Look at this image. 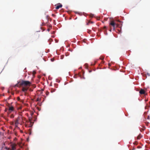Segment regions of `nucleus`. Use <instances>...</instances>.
I'll use <instances>...</instances> for the list:
<instances>
[{"label": "nucleus", "instance_id": "f257e3e1", "mask_svg": "<svg viewBox=\"0 0 150 150\" xmlns=\"http://www.w3.org/2000/svg\"><path fill=\"white\" fill-rule=\"evenodd\" d=\"M122 25V23L119 20H115L111 19L109 22V26L110 27H112L114 28H121Z\"/></svg>", "mask_w": 150, "mask_h": 150}, {"label": "nucleus", "instance_id": "f03ea898", "mask_svg": "<svg viewBox=\"0 0 150 150\" xmlns=\"http://www.w3.org/2000/svg\"><path fill=\"white\" fill-rule=\"evenodd\" d=\"M31 84L30 82L29 81L22 80L21 81L18 82L15 85L14 87H20L21 86L27 87L30 86Z\"/></svg>", "mask_w": 150, "mask_h": 150}, {"label": "nucleus", "instance_id": "7ed1b4c3", "mask_svg": "<svg viewBox=\"0 0 150 150\" xmlns=\"http://www.w3.org/2000/svg\"><path fill=\"white\" fill-rule=\"evenodd\" d=\"M17 145L16 144H11V149L9 148H6V149H7V150H16V146Z\"/></svg>", "mask_w": 150, "mask_h": 150}, {"label": "nucleus", "instance_id": "20e7f679", "mask_svg": "<svg viewBox=\"0 0 150 150\" xmlns=\"http://www.w3.org/2000/svg\"><path fill=\"white\" fill-rule=\"evenodd\" d=\"M14 110V107L12 106H9L8 110V113H11Z\"/></svg>", "mask_w": 150, "mask_h": 150}, {"label": "nucleus", "instance_id": "39448f33", "mask_svg": "<svg viewBox=\"0 0 150 150\" xmlns=\"http://www.w3.org/2000/svg\"><path fill=\"white\" fill-rule=\"evenodd\" d=\"M28 87H23L22 88V90L24 92H26L28 89Z\"/></svg>", "mask_w": 150, "mask_h": 150}, {"label": "nucleus", "instance_id": "423d86ee", "mask_svg": "<svg viewBox=\"0 0 150 150\" xmlns=\"http://www.w3.org/2000/svg\"><path fill=\"white\" fill-rule=\"evenodd\" d=\"M146 91L143 89H141L139 93L141 94H145Z\"/></svg>", "mask_w": 150, "mask_h": 150}, {"label": "nucleus", "instance_id": "0eeeda50", "mask_svg": "<svg viewBox=\"0 0 150 150\" xmlns=\"http://www.w3.org/2000/svg\"><path fill=\"white\" fill-rule=\"evenodd\" d=\"M62 5L60 4H59L56 6L55 8L56 9H59V8L62 7Z\"/></svg>", "mask_w": 150, "mask_h": 150}, {"label": "nucleus", "instance_id": "6e6552de", "mask_svg": "<svg viewBox=\"0 0 150 150\" xmlns=\"http://www.w3.org/2000/svg\"><path fill=\"white\" fill-rule=\"evenodd\" d=\"M19 119L18 118H17L15 121V124L16 125V126H17L19 124Z\"/></svg>", "mask_w": 150, "mask_h": 150}, {"label": "nucleus", "instance_id": "1a4fd4ad", "mask_svg": "<svg viewBox=\"0 0 150 150\" xmlns=\"http://www.w3.org/2000/svg\"><path fill=\"white\" fill-rule=\"evenodd\" d=\"M29 120L30 121V125H29V127H32V126H33V123L31 121V120L30 119V118H29Z\"/></svg>", "mask_w": 150, "mask_h": 150}, {"label": "nucleus", "instance_id": "9d476101", "mask_svg": "<svg viewBox=\"0 0 150 150\" xmlns=\"http://www.w3.org/2000/svg\"><path fill=\"white\" fill-rule=\"evenodd\" d=\"M106 30H104V33L105 34V32H107V31H109L110 32H111L112 30V29H105Z\"/></svg>", "mask_w": 150, "mask_h": 150}, {"label": "nucleus", "instance_id": "9b49d317", "mask_svg": "<svg viewBox=\"0 0 150 150\" xmlns=\"http://www.w3.org/2000/svg\"><path fill=\"white\" fill-rule=\"evenodd\" d=\"M142 137V136L141 134H139L137 137V139H139Z\"/></svg>", "mask_w": 150, "mask_h": 150}, {"label": "nucleus", "instance_id": "f8f14e48", "mask_svg": "<svg viewBox=\"0 0 150 150\" xmlns=\"http://www.w3.org/2000/svg\"><path fill=\"white\" fill-rule=\"evenodd\" d=\"M121 29H120V30L119 29H112V31H116V30H117L119 31V32H120V31L121 30Z\"/></svg>", "mask_w": 150, "mask_h": 150}, {"label": "nucleus", "instance_id": "ddd939ff", "mask_svg": "<svg viewBox=\"0 0 150 150\" xmlns=\"http://www.w3.org/2000/svg\"><path fill=\"white\" fill-rule=\"evenodd\" d=\"M87 32L88 33H90H90H92V32H91V30H89V29H88V30H87Z\"/></svg>", "mask_w": 150, "mask_h": 150}, {"label": "nucleus", "instance_id": "4468645a", "mask_svg": "<svg viewBox=\"0 0 150 150\" xmlns=\"http://www.w3.org/2000/svg\"><path fill=\"white\" fill-rule=\"evenodd\" d=\"M56 89L52 88L51 89V92H52V93L53 92H54L56 91Z\"/></svg>", "mask_w": 150, "mask_h": 150}, {"label": "nucleus", "instance_id": "2eb2a0df", "mask_svg": "<svg viewBox=\"0 0 150 150\" xmlns=\"http://www.w3.org/2000/svg\"><path fill=\"white\" fill-rule=\"evenodd\" d=\"M104 57H100V59L101 60H103L104 59Z\"/></svg>", "mask_w": 150, "mask_h": 150}, {"label": "nucleus", "instance_id": "dca6fc26", "mask_svg": "<svg viewBox=\"0 0 150 150\" xmlns=\"http://www.w3.org/2000/svg\"><path fill=\"white\" fill-rule=\"evenodd\" d=\"M93 23V22L89 21L88 22V23H87V25H88L89 23Z\"/></svg>", "mask_w": 150, "mask_h": 150}, {"label": "nucleus", "instance_id": "f3484780", "mask_svg": "<svg viewBox=\"0 0 150 150\" xmlns=\"http://www.w3.org/2000/svg\"><path fill=\"white\" fill-rule=\"evenodd\" d=\"M51 61L52 62H53V61H54V58H51Z\"/></svg>", "mask_w": 150, "mask_h": 150}, {"label": "nucleus", "instance_id": "a211bd4d", "mask_svg": "<svg viewBox=\"0 0 150 150\" xmlns=\"http://www.w3.org/2000/svg\"><path fill=\"white\" fill-rule=\"evenodd\" d=\"M96 29H92V30L93 31V32H95L96 31Z\"/></svg>", "mask_w": 150, "mask_h": 150}, {"label": "nucleus", "instance_id": "6ab92c4d", "mask_svg": "<svg viewBox=\"0 0 150 150\" xmlns=\"http://www.w3.org/2000/svg\"><path fill=\"white\" fill-rule=\"evenodd\" d=\"M90 16L91 17H93V14H90Z\"/></svg>", "mask_w": 150, "mask_h": 150}, {"label": "nucleus", "instance_id": "aec40b11", "mask_svg": "<svg viewBox=\"0 0 150 150\" xmlns=\"http://www.w3.org/2000/svg\"><path fill=\"white\" fill-rule=\"evenodd\" d=\"M36 73V72L35 71H33V75L35 74Z\"/></svg>", "mask_w": 150, "mask_h": 150}, {"label": "nucleus", "instance_id": "412c9836", "mask_svg": "<svg viewBox=\"0 0 150 150\" xmlns=\"http://www.w3.org/2000/svg\"><path fill=\"white\" fill-rule=\"evenodd\" d=\"M40 101V99L39 98H38L36 100V101Z\"/></svg>", "mask_w": 150, "mask_h": 150}, {"label": "nucleus", "instance_id": "4be33fe9", "mask_svg": "<svg viewBox=\"0 0 150 150\" xmlns=\"http://www.w3.org/2000/svg\"><path fill=\"white\" fill-rule=\"evenodd\" d=\"M17 99L18 100H20V98L19 97H18L17 98Z\"/></svg>", "mask_w": 150, "mask_h": 150}, {"label": "nucleus", "instance_id": "5701e85b", "mask_svg": "<svg viewBox=\"0 0 150 150\" xmlns=\"http://www.w3.org/2000/svg\"><path fill=\"white\" fill-rule=\"evenodd\" d=\"M149 124V122H148L147 123H146V125H148Z\"/></svg>", "mask_w": 150, "mask_h": 150}, {"label": "nucleus", "instance_id": "b1692460", "mask_svg": "<svg viewBox=\"0 0 150 150\" xmlns=\"http://www.w3.org/2000/svg\"><path fill=\"white\" fill-rule=\"evenodd\" d=\"M50 30V29H47V30L48 31H49Z\"/></svg>", "mask_w": 150, "mask_h": 150}, {"label": "nucleus", "instance_id": "393cba45", "mask_svg": "<svg viewBox=\"0 0 150 150\" xmlns=\"http://www.w3.org/2000/svg\"><path fill=\"white\" fill-rule=\"evenodd\" d=\"M14 117V116L13 115H11V117Z\"/></svg>", "mask_w": 150, "mask_h": 150}, {"label": "nucleus", "instance_id": "a878e982", "mask_svg": "<svg viewBox=\"0 0 150 150\" xmlns=\"http://www.w3.org/2000/svg\"><path fill=\"white\" fill-rule=\"evenodd\" d=\"M149 115H148V117H147V119H149Z\"/></svg>", "mask_w": 150, "mask_h": 150}, {"label": "nucleus", "instance_id": "bb28decb", "mask_svg": "<svg viewBox=\"0 0 150 150\" xmlns=\"http://www.w3.org/2000/svg\"><path fill=\"white\" fill-rule=\"evenodd\" d=\"M49 93L48 92H47L46 93V94H47L48 93V94Z\"/></svg>", "mask_w": 150, "mask_h": 150}, {"label": "nucleus", "instance_id": "cd10ccee", "mask_svg": "<svg viewBox=\"0 0 150 150\" xmlns=\"http://www.w3.org/2000/svg\"><path fill=\"white\" fill-rule=\"evenodd\" d=\"M147 107V106L145 107V108L146 109Z\"/></svg>", "mask_w": 150, "mask_h": 150}, {"label": "nucleus", "instance_id": "c85d7f7f", "mask_svg": "<svg viewBox=\"0 0 150 150\" xmlns=\"http://www.w3.org/2000/svg\"><path fill=\"white\" fill-rule=\"evenodd\" d=\"M146 112H145L144 113V114L145 115L146 114Z\"/></svg>", "mask_w": 150, "mask_h": 150}, {"label": "nucleus", "instance_id": "c756f323", "mask_svg": "<svg viewBox=\"0 0 150 150\" xmlns=\"http://www.w3.org/2000/svg\"><path fill=\"white\" fill-rule=\"evenodd\" d=\"M104 28H106V27L105 26L104 27Z\"/></svg>", "mask_w": 150, "mask_h": 150}, {"label": "nucleus", "instance_id": "7c9ffc66", "mask_svg": "<svg viewBox=\"0 0 150 150\" xmlns=\"http://www.w3.org/2000/svg\"><path fill=\"white\" fill-rule=\"evenodd\" d=\"M91 72V71H89V72Z\"/></svg>", "mask_w": 150, "mask_h": 150}, {"label": "nucleus", "instance_id": "2f4dec72", "mask_svg": "<svg viewBox=\"0 0 150 150\" xmlns=\"http://www.w3.org/2000/svg\"><path fill=\"white\" fill-rule=\"evenodd\" d=\"M1 134V133L0 132V135Z\"/></svg>", "mask_w": 150, "mask_h": 150}]
</instances>
